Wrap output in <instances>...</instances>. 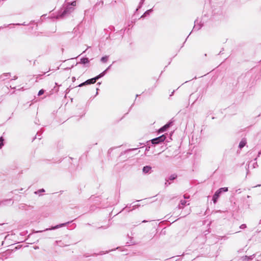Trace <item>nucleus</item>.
<instances>
[{
  "instance_id": "f257e3e1",
  "label": "nucleus",
  "mask_w": 261,
  "mask_h": 261,
  "mask_svg": "<svg viewBox=\"0 0 261 261\" xmlns=\"http://www.w3.org/2000/svg\"><path fill=\"white\" fill-rule=\"evenodd\" d=\"M103 75H104V72L100 74L99 75H98V76H97L96 77H95L94 78H93V79H91L90 80H87L85 83H83L80 84L79 85V86L81 87V86L84 85L86 84H94V83H95L96 82V81L97 80H98L99 77L102 76Z\"/></svg>"
},
{
  "instance_id": "7ed1b4c3",
  "label": "nucleus",
  "mask_w": 261,
  "mask_h": 261,
  "mask_svg": "<svg viewBox=\"0 0 261 261\" xmlns=\"http://www.w3.org/2000/svg\"><path fill=\"white\" fill-rule=\"evenodd\" d=\"M170 123H168V124L165 125L164 126L161 127L159 130V132L161 133V132H164L166 131L167 130V129L168 128H169V127L170 126Z\"/></svg>"
},
{
  "instance_id": "ddd939ff",
  "label": "nucleus",
  "mask_w": 261,
  "mask_h": 261,
  "mask_svg": "<svg viewBox=\"0 0 261 261\" xmlns=\"http://www.w3.org/2000/svg\"><path fill=\"white\" fill-rule=\"evenodd\" d=\"M39 192H44V189L40 190L39 191Z\"/></svg>"
},
{
  "instance_id": "1a4fd4ad",
  "label": "nucleus",
  "mask_w": 261,
  "mask_h": 261,
  "mask_svg": "<svg viewBox=\"0 0 261 261\" xmlns=\"http://www.w3.org/2000/svg\"><path fill=\"white\" fill-rule=\"evenodd\" d=\"M108 60V57H103L101 59V61L104 63L106 62Z\"/></svg>"
},
{
  "instance_id": "f8f14e48",
  "label": "nucleus",
  "mask_w": 261,
  "mask_h": 261,
  "mask_svg": "<svg viewBox=\"0 0 261 261\" xmlns=\"http://www.w3.org/2000/svg\"><path fill=\"white\" fill-rule=\"evenodd\" d=\"M75 4H76L75 2H73L71 3V5H72V6H75Z\"/></svg>"
},
{
  "instance_id": "6e6552de",
  "label": "nucleus",
  "mask_w": 261,
  "mask_h": 261,
  "mask_svg": "<svg viewBox=\"0 0 261 261\" xmlns=\"http://www.w3.org/2000/svg\"><path fill=\"white\" fill-rule=\"evenodd\" d=\"M89 61L87 58H83L81 59V62L83 64H85L88 63Z\"/></svg>"
},
{
  "instance_id": "20e7f679",
  "label": "nucleus",
  "mask_w": 261,
  "mask_h": 261,
  "mask_svg": "<svg viewBox=\"0 0 261 261\" xmlns=\"http://www.w3.org/2000/svg\"><path fill=\"white\" fill-rule=\"evenodd\" d=\"M220 194V193L218 191H217L214 194V197H213V201H214V203H215L216 202Z\"/></svg>"
},
{
  "instance_id": "9d476101",
  "label": "nucleus",
  "mask_w": 261,
  "mask_h": 261,
  "mask_svg": "<svg viewBox=\"0 0 261 261\" xmlns=\"http://www.w3.org/2000/svg\"><path fill=\"white\" fill-rule=\"evenodd\" d=\"M3 145V139L2 138H0V148L2 147Z\"/></svg>"
},
{
  "instance_id": "39448f33",
  "label": "nucleus",
  "mask_w": 261,
  "mask_h": 261,
  "mask_svg": "<svg viewBox=\"0 0 261 261\" xmlns=\"http://www.w3.org/2000/svg\"><path fill=\"white\" fill-rule=\"evenodd\" d=\"M151 170V167L150 166H145L143 168V171L144 173H147Z\"/></svg>"
},
{
  "instance_id": "423d86ee",
  "label": "nucleus",
  "mask_w": 261,
  "mask_h": 261,
  "mask_svg": "<svg viewBox=\"0 0 261 261\" xmlns=\"http://www.w3.org/2000/svg\"><path fill=\"white\" fill-rule=\"evenodd\" d=\"M246 144V142L245 141H242L240 142V144H239V147L240 148H242Z\"/></svg>"
},
{
  "instance_id": "9b49d317",
  "label": "nucleus",
  "mask_w": 261,
  "mask_h": 261,
  "mask_svg": "<svg viewBox=\"0 0 261 261\" xmlns=\"http://www.w3.org/2000/svg\"><path fill=\"white\" fill-rule=\"evenodd\" d=\"M44 93V90H40L38 92V95H41Z\"/></svg>"
},
{
  "instance_id": "4468645a",
  "label": "nucleus",
  "mask_w": 261,
  "mask_h": 261,
  "mask_svg": "<svg viewBox=\"0 0 261 261\" xmlns=\"http://www.w3.org/2000/svg\"><path fill=\"white\" fill-rule=\"evenodd\" d=\"M185 201H184L183 202H181V204H184L185 203Z\"/></svg>"
},
{
  "instance_id": "0eeeda50",
  "label": "nucleus",
  "mask_w": 261,
  "mask_h": 261,
  "mask_svg": "<svg viewBox=\"0 0 261 261\" xmlns=\"http://www.w3.org/2000/svg\"><path fill=\"white\" fill-rule=\"evenodd\" d=\"M218 191L219 192H220V193L221 194L222 193V192H223V191L227 192L228 191V188H220Z\"/></svg>"
},
{
  "instance_id": "f03ea898",
  "label": "nucleus",
  "mask_w": 261,
  "mask_h": 261,
  "mask_svg": "<svg viewBox=\"0 0 261 261\" xmlns=\"http://www.w3.org/2000/svg\"><path fill=\"white\" fill-rule=\"evenodd\" d=\"M166 139V137L164 135H162L159 137L153 139L151 140L152 144H158L160 142H163Z\"/></svg>"
}]
</instances>
